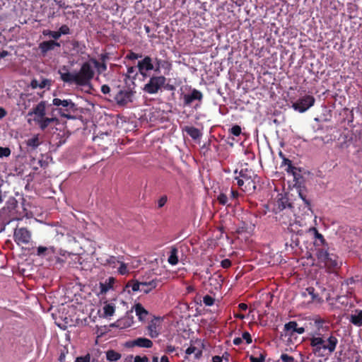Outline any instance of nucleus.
Returning <instances> with one entry per match:
<instances>
[{
    "label": "nucleus",
    "mask_w": 362,
    "mask_h": 362,
    "mask_svg": "<svg viewBox=\"0 0 362 362\" xmlns=\"http://www.w3.org/2000/svg\"><path fill=\"white\" fill-rule=\"evenodd\" d=\"M310 344L313 354L317 356H325L332 354L338 344L337 338L330 332L326 333L312 332Z\"/></svg>",
    "instance_id": "obj_1"
},
{
    "label": "nucleus",
    "mask_w": 362,
    "mask_h": 362,
    "mask_svg": "<svg viewBox=\"0 0 362 362\" xmlns=\"http://www.w3.org/2000/svg\"><path fill=\"white\" fill-rule=\"evenodd\" d=\"M59 74L64 83L76 87L89 86L94 76L93 69H79L74 72L69 71V69H59Z\"/></svg>",
    "instance_id": "obj_2"
},
{
    "label": "nucleus",
    "mask_w": 362,
    "mask_h": 362,
    "mask_svg": "<svg viewBox=\"0 0 362 362\" xmlns=\"http://www.w3.org/2000/svg\"><path fill=\"white\" fill-rule=\"evenodd\" d=\"M170 81L163 76H153L144 86V90L148 94H156L162 88L165 90L174 91L175 86L170 83Z\"/></svg>",
    "instance_id": "obj_3"
},
{
    "label": "nucleus",
    "mask_w": 362,
    "mask_h": 362,
    "mask_svg": "<svg viewBox=\"0 0 362 362\" xmlns=\"http://www.w3.org/2000/svg\"><path fill=\"white\" fill-rule=\"evenodd\" d=\"M316 255L318 260L323 262L329 269L334 270L341 265V262L338 260V257L330 253L326 247L317 249Z\"/></svg>",
    "instance_id": "obj_4"
},
{
    "label": "nucleus",
    "mask_w": 362,
    "mask_h": 362,
    "mask_svg": "<svg viewBox=\"0 0 362 362\" xmlns=\"http://www.w3.org/2000/svg\"><path fill=\"white\" fill-rule=\"evenodd\" d=\"M269 55L267 49L261 47L259 53H255L250 59V66L257 64L260 68H276V66L273 64V59Z\"/></svg>",
    "instance_id": "obj_5"
},
{
    "label": "nucleus",
    "mask_w": 362,
    "mask_h": 362,
    "mask_svg": "<svg viewBox=\"0 0 362 362\" xmlns=\"http://www.w3.org/2000/svg\"><path fill=\"white\" fill-rule=\"evenodd\" d=\"M52 104L55 106L60 107L59 112L61 116L67 119H73L71 112H75L77 108L74 103L71 99L62 100L60 98H54Z\"/></svg>",
    "instance_id": "obj_6"
},
{
    "label": "nucleus",
    "mask_w": 362,
    "mask_h": 362,
    "mask_svg": "<svg viewBox=\"0 0 362 362\" xmlns=\"http://www.w3.org/2000/svg\"><path fill=\"white\" fill-rule=\"evenodd\" d=\"M135 91L129 86L119 90L114 96V98L117 105L119 106H125L129 103H132Z\"/></svg>",
    "instance_id": "obj_7"
},
{
    "label": "nucleus",
    "mask_w": 362,
    "mask_h": 362,
    "mask_svg": "<svg viewBox=\"0 0 362 362\" xmlns=\"http://www.w3.org/2000/svg\"><path fill=\"white\" fill-rule=\"evenodd\" d=\"M315 101V99L313 96L305 95L293 103L292 107L299 112H304L314 105Z\"/></svg>",
    "instance_id": "obj_8"
},
{
    "label": "nucleus",
    "mask_w": 362,
    "mask_h": 362,
    "mask_svg": "<svg viewBox=\"0 0 362 362\" xmlns=\"http://www.w3.org/2000/svg\"><path fill=\"white\" fill-rule=\"evenodd\" d=\"M13 240L18 245L28 244L31 240V233L26 228H16Z\"/></svg>",
    "instance_id": "obj_9"
},
{
    "label": "nucleus",
    "mask_w": 362,
    "mask_h": 362,
    "mask_svg": "<svg viewBox=\"0 0 362 362\" xmlns=\"http://www.w3.org/2000/svg\"><path fill=\"white\" fill-rule=\"evenodd\" d=\"M181 98L185 107H190L197 100L201 102L203 99V94L200 90L193 88L189 93L182 95Z\"/></svg>",
    "instance_id": "obj_10"
},
{
    "label": "nucleus",
    "mask_w": 362,
    "mask_h": 362,
    "mask_svg": "<svg viewBox=\"0 0 362 362\" xmlns=\"http://www.w3.org/2000/svg\"><path fill=\"white\" fill-rule=\"evenodd\" d=\"M161 318L160 317L153 316V319L148 322L146 327L148 335L151 338H156L159 336L161 329Z\"/></svg>",
    "instance_id": "obj_11"
},
{
    "label": "nucleus",
    "mask_w": 362,
    "mask_h": 362,
    "mask_svg": "<svg viewBox=\"0 0 362 362\" xmlns=\"http://www.w3.org/2000/svg\"><path fill=\"white\" fill-rule=\"evenodd\" d=\"M284 332L285 336L289 337H296V334H302L305 332L303 327H299L296 321H290L284 325Z\"/></svg>",
    "instance_id": "obj_12"
},
{
    "label": "nucleus",
    "mask_w": 362,
    "mask_h": 362,
    "mask_svg": "<svg viewBox=\"0 0 362 362\" xmlns=\"http://www.w3.org/2000/svg\"><path fill=\"white\" fill-rule=\"evenodd\" d=\"M250 4L254 6V10L255 11H252L250 9V13L252 12L250 16L255 17V18L252 20V23H257V25H262L263 23L262 17H264L265 14V8L264 6L262 4L257 6V0H250Z\"/></svg>",
    "instance_id": "obj_13"
},
{
    "label": "nucleus",
    "mask_w": 362,
    "mask_h": 362,
    "mask_svg": "<svg viewBox=\"0 0 362 362\" xmlns=\"http://www.w3.org/2000/svg\"><path fill=\"white\" fill-rule=\"evenodd\" d=\"M98 262L104 266L107 267L111 269L116 268L117 265L119 262V257L112 256V255H104L101 257H98Z\"/></svg>",
    "instance_id": "obj_14"
},
{
    "label": "nucleus",
    "mask_w": 362,
    "mask_h": 362,
    "mask_svg": "<svg viewBox=\"0 0 362 362\" xmlns=\"http://www.w3.org/2000/svg\"><path fill=\"white\" fill-rule=\"evenodd\" d=\"M60 43L55 40L43 41L39 44V49L41 54L45 56L49 51L54 50L55 47H59Z\"/></svg>",
    "instance_id": "obj_15"
},
{
    "label": "nucleus",
    "mask_w": 362,
    "mask_h": 362,
    "mask_svg": "<svg viewBox=\"0 0 362 362\" xmlns=\"http://www.w3.org/2000/svg\"><path fill=\"white\" fill-rule=\"evenodd\" d=\"M148 69H127V72L125 74L124 81L127 85L129 86H131L129 83L130 82L133 85V88L135 86L134 80L136 78V76L138 75V73L139 72L141 75L145 76L146 74L144 72V71H148Z\"/></svg>",
    "instance_id": "obj_16"
},
{
    "label": "nucleus",
    "mask_w": 362,
    "mask_h": 362,
    "mask_svg": "<svg viewBox=\"0 0 362 362\" xmlns=\"http://www.w3.org/2000/svg\"><path fill=\"white\" fill-rule=\"evenodd\" d=\"M46 102L41 101L35 107L33 108L31 112H28V115H35L34 121L38 120L43 117H45L46 112Z\"/></svg>",
    "instance_id": "obj_17"
},
{
    "label": "nucleus",
    "mask_w": 362,
    "mask_h": 362,
    "mask_svg": "<svg viewBox=\"0 0 362 362\" xmlns=\"http://www.w3.org/2000/svg\"><path fill=\"white\" fill-rule=\"evenodd\" d=\"M132 346H138L141 348H151L153 345V341L147 338L139 337L129 342Z\"/></svg>",
    "instance_id": "obj_18"
},
{
    "label": "nucleus",
    "mask_w": 362,
    "mask_h": 362,
    "mask_svg": "<svg viewBox=\"0 0 362 362\" xmlns=\"http://www.w3.org/2000/svg\"><path fill=\"white\" fill-rule=\"evenodd\" d=\"M315 329L313 332L326 333L329 332V327L325 325V321L322 318H317L314 320Z\"/></svg>",
    "instance_id": "obj_19"
},
{
    "label": "nucleus",
    "mask_w": 362,
    "mask_h": 362,
    "mask_svg": "<svg viewBox=\"0 0 362 362\" xmlns=\"http://www.w3.org/2000/svg\"><path fill=\"white\" fill-rule=\"evenodd\" d=\"M349 322L356 327H362V310L356 309L349 317Z\"/></svg>",
    "instance_id": "obj_20"
},
{
    "label": "nucleus",
    "mask_w": 362,
    "mask_h": 362,
    "mask_svg": "<svg viewBox=\"0 0 362 362\" xmlns=\"http://www.w3.org/2000/svg\"><path fill=\"white\" fill-rule=\"evenodd\" d=\"M276 207L278 210L282 211L286 208H291V204L286 196L279 194L276 202Z\"/></svg>",
    "instance_id": "obj_21"
},
{
    "label": "nucleus",
    "mask_w": 362,
    "mask_h": 362,
    "mask_svg": "<svg viewBox=\"0 0 362 362\" xmlns=\"http://www.w3.org/2000/svg\"><path fill=\"white\" fill-rule=\"evenodd\" d=\"M158 281L156 279H153L149 281H142L141 292L147 294L149 292H151L153 289L156 288L158 286Z\"/></svg>",
    "instance_id": "obj_22"
},
{
    "label": "nucleus",
    "mask_w": 362,
    "mask_h": 362,
    "mask_svg": "<svg viewBox=\"0 0 362 362\" xmlns=\"http://www.w3.org/2000/svg\"><path fill=\"white\" fill-rule=\"evenodd\" d=\"M51 80L47 78H40V80H37V78H33L30 82V86L33 88H49L51 86Z\"/></svg>",
    "instance_id": "obj_23"
},
{
    "label": "nucleus",
    "mask_w": 362,
    "mask_h": 362,
    "mask_svg": "<svg viewBox=\"0 0 362 362\" xmlns=\"http://www.w3.org/2000/svg\"><path fill=\"white\" fill-rule=\"evenodd\" d=\"M115 279L109 277L104 282H100V292L101 294L106 293L110 289L112 288Z\"/></svg>",
    "instance_id": "obj_24"
},
{
    "label": "nucleus",
    "mask_w": 362,
    "mask_h": 362,
    "mask_svg": "<svg viewBox=\"0 0 362 362\" xmlns=\"http://www.w3.org/2000/svg\"><path fill=\"white\" fill-rule=\"evenodd\" d=\"M56 248L54 246L44 247L39 246L37 247L36 255L39 257H45L49 255L55 254Z\"/></svg>",
    "instance_id": "obj_25"
},
{
    "label": "nucleus",
    "mask_w": 362,
    "mask_h": 362,
    "mask_svg": "<svg viewBox=\"0 0 362 362\" xmlns=\"http://www.w3.org/2000/svg\"><path fill=\"white\" fill-rule=\"evenodd\" d=\"M265 354L260 349H255L250 355V362H264Z\"/></svg>",
    "instance_id": "obj_26"
},
{
    "label": "nucleus",
    "mask_w": 362,
    "mask_h": 362,
    "mask_svg": "<svg viewBox=\"0 0 362 362\" xmlns=\"http://www.w3.org/2000/svg\"><path fill=\"white\" fill-rule=\"evenodd\" d=\"M134 310L139 320L141 322L144 321L147 315H148V311L141 303H136L134 305Z\"/></svg>",
    "instance_id": "obj_27"
},
{
    "label": "nucleus",
    "mask_w": 362,
    "mask_h": 362,
    "mask_svg": "<svg viewBox=\"0 0 362 362\" xmlns=\"http://www.w3.org/2000/svg\"><path fill=\"white\" fill-rule=\"evenodd\" d=\"M18 206V202L13 197L10 198L6 202V206L3 209L4 211L8 209L10 216H13L16 213V209Z\"/></svg>",
    "instance_id": "obj_28"
},
{
    "label": "nucleus",
    "mask_w": 362,
    "mask_h": 362,
    "mask_svg": "<svg viewBox=\"0 0 362 362\" xmlns=\"http://www.w3.org/2000/svg\"><path fill=\"white\" fill-rule=\"evenodd\" d=\"M54 118L43 117L40 119H38V120H35V122L39 124L41 129L44 130L49 125L51 122H54Z\"/></svg>",
    "instance_id": "obj_29"
},
{
    "label": "nucleus",
    "mask_w": 362,
    "mask_h": 362,
    "mask_svg": "<svg viewBox=\"0 0 362 362\" xmlns=\"http://www.w3.org/2000/svg\"><path fill=\"white\" fill-rule=\"evenodd\" d=\"M110 59V56L107 53L102 54L100 55V59L101 62H98L97 60H93V63L95 65V68H107V64L105 63L106 60Z\"/></svg>",
    "instance_id": "obj_30"
},
{
    "label": "nucleus",
    "mask_w": 362,
    "mask_h": 362,
    "mask_svg": "<svg viewBox=\"0 0 362 362\" xmlns=\"http://www.w3.org/2000/svg\"><path fill=\"white\" fill-rule=\"evenodd\" d=\"M178 250L175 247H172L170 250V255L168 257V262L171 265H175L178 262V257H177Z\"/></svg>",
    "instance_id": "obj_31"
},
{
    "label": "nucleus",
    "mask_w": 362,
    "mask_h": 362,
    "mask_svg": "<svg viewBox=\"0 0 362 362\" xmlns=\"http://www.w3.org/2000/svg\"><path fill=\"white\" fill-rule=\"evenodd\" d=\"M121 357V354L115 350L110 349L106 352V358L110 361H117L119 360Z\"/></svg>",
    "instance_id": "obj_32"
},
{
    "label": "nucleus",
    "mask_w": 362,
    "mask_h": 362,
    "mask_svg": "<svg viewBox=\"0 0 362 362\" xmlns=\"http://www.w3.org/2000/svg\"><path fill=\"white\" fill-rule=\"evenodd\" d=\"M136 68H154L152 64V59L150 57H145L144 59L138 62Z\"/></svg>",
    "instance_id": "obj_33"
},
{
    "label": "nucleus",
    "mask_w": 362,
    "mask_h": 362,
    "mask_svg": "<svg viewBox=\"0 0 362 362\" xmlns=\"http://www.w3.org/2000/svg\"><path fill=\"white\" fill-rule=\"evenodd\" d=\"M188 135L193 139H197L201 136L200 131L194 127H187L185 129Z\"/></svg>",
    "instance_id": "obj_34"
},
{
    "label": "nucleus",
    "mask_w": 362,
    "mask_h": 362,
    "mask_svg": "<svg viewBox=\"0 0 362 362\" xmlns=\"http://www.w3.org/2000/svg\"><path fill=\"white\" fill-rule=\"evenodd\" d=\"M211 285H214L215 288H219L221 286V282L223 281L222 276L221 275H214L209 278Z\"/></svg>",
    "instance_id": "obj_35"
},
{
    "label": "nucleus",
    "mask_w": 362,
    "mask_h": 362,
    "mask_svg": "<svg viewBox=\"0 0 362 362\" xmlns=\"http://www.w3.org/2000/svg\"><path fill=\"white\" fill-rule=\"evenodd\" d=\"M131 287L132 291H141V282H139L138 281H129L126 285V288Z\"/></svg>",
    "instance_id": "obj_36"
},
{
    "label": "nucleus",
    "mask_w": 362,
    "mask_h": 362,
    "mask_svg": "<svg viewBox=\"0 0 362 362\" xmlns=\"http://www.w3.org/2000/svg\"><path fill=\"white\" fill-rule=\"evenodd\" d=\"M39 136L38 135H35L30 139H28L26 141V144L28 146L31 147L33 148H36L40 145Z\"/></svg>",
    "instance_id": "obj_37"
},
{
    "label": "nucleus",
    "mask_w": 362,
    "mask_h": 362,
    "mask_svg": "<svg viewBox=\"0 0 362 362\" xmlns=\"http://www.w3.org/2000/svg\"><path fill=\"white\" fill-rule=\"evenodd\" d=\"M115 308L112 304H106L103 307V312L105 317H110L112 316L115 313Z\"/></svg>",
    "instance_id": "obj_38"
},
{
    "label": "nucleus",
    "mask_w": 362,
    "mask_h": 362,
    "mask_svg": "<svg viewBox=\"0 0 362 362\" xmlns=\"http://www.w3.org/2000/svg\"><path fill=\"white\" fill-rule=\"evenodd\" d=\"M313 230L315 232V238H316V242H315V245H322L324 247H325V240L323 237V235L320 233L316 228H313Z\"/></svg>",
    "instance_id": "obj_39"
},
{
    "label": "nucleus",
    "mask_w": 362,
    "mask_h": 362,
    "mask_svg": "<svg viewBox=\"0 0 362 362\" xmlns=\"http://www.w3.org/2000/svg\"><path fill=\"white\" fill-rule=\"evenodd\" d=\"M245 340L246 344H249V332H244L243 333L242 338L240 337H235L233 339V344L235 345H240L243 341Z\"/></svg>",
    "instance_id": "obj_40"
},
{
    "label": "nucleus",
    "mask_w": 362,
    "mask_h": 362,
    "mask_svg": "<svg viewBox=\"0 0 362 362\" xmlns=\"http://www.w3.org/2000/svg\"><path fill=\"white\" fill-rule=\"evenodd\" d=\"M42 34L44 36H49L52 37L54 40H58L60 37V34L58 33V31H53L50 30H44L42 31Z\"/></svg>",
    "instance_id": "obj_41"
},
{
    "label": "nucleus",
    "mask_w": 362,
    "mask_h": 362,
    "mask_svg": "<svg viewBox=\"0 0 362 362\" xmlns=\"http://www.w3.org/2000/svg\"><path fill=\"white\" fill-rule=\"evenodd\" d=\"M282 165H287L286 170L288 173H292L294 174V170L296 168L292 165L291 160L288 158H283Z\"/></svg>",
    "instance_id": "obj_42"
},
{
    "label": "nucleus",
    "mask_w": 362,
    "mask_h": 362,
    "mask_svg": "<svg viewBox=\"0 0 362 362\" xmlns=\"http://www.w3.org/2000/svg\"><path fill=\"white\" fill-rule=\"evenodd\" d=\"M252 182L254 183L253 189L255 192H259L263 188L262 185L259 182V177L255 176Z\"/></svg>",
    "instance_id": "obj_43"
},
{
    "label": "nucleus",
    "mask_w": 362,
    "mask_h": 362,
    "mask_svg": "<svg viewBox=\"0 0 362 362\" xmlns=\"http://www.w3.org/2000/svg\"><path fill=\"white\" fill-rule=\"evenodd\" d=\"M119 267L118 268V272L121 275H126L129 273L127 266L125 263L119 260Z\"/></svg>",
    "instance_id": "obj_44"
},
{
    "label": "nucleus",
    "mask_w": 362,
    "mask_h": 362,
    "mask_svg": "<svg viewBox=\"0 0 362 362\" xmlns=\"http://www.w3.org/2000/svg\"><path fill=\"white\" fill-rule=\"evenodd\" d=\"M217 200L218 202V203L223 206H225V205H227L228 204V197L227 196L223 194V193H221L218 197H217Z\"/></svg>",
    "instance_id": "obj_45"
},
{
    "label": "nucleus",
    "mask_w": 362,
    "mask_h": 362,
    "mask_svg": "<svg viewBox=\"0 0 362 362\" xmlns=\"http://www.w3.org/2000/svg\"><path fill=\"white\" fill-rule=\"evenodd\" d=\"M11 151L8 147L0 146V158L8 157L11 155Z\"/></svg>",
    "instance_id": "obj_46"
},
{
    "label": "nucleus",
    "mask_w": 362,
    "mask_h": 362,
    "mask_svg": "<svg viewBox=\"0 0 362 362\" xmlns=\"http://www.w3.org/2000/svg\"><path fill=\"white\" fill-rule=\"evenodd\" d=\"M246 165H247V164H245V166ZM247 173H248L247 168L246 167L243 168L242 166L241 169L240 170L238 177H240L241 178H244L245 180V181H247L249 180V175H248Z\"/></svg>",
    "instance_id": "obj_47"
},
{
    "label": "nucleus",
    "mask_w": 362,
    "mask_h": 362,
    "mask_svg": "<svg viewBox=\"0 0 362 362\" xmlns=\"http://www.w3.org/2000/svg\"><path fill=\"white\" fill-rule=\"evenodd\" d=\"M214 301H215V299L209 295H206L203 298V302L205 304V305H207V306H211V305H214Z\"/></svg>",
    "instance_id": "obj_48"
},
{
    "label": "nucleus",
    "mask_w": 362,
    "mask_h": 362,
    "mask_svg": "<svg viewBox=\"0 0 362 362\" xmlns=\"http://www.w3.org/2000/svg\"><path fill=\"white\" fill-rule=\"evenodd\" d=\"M58 33L60 34V37L62 35H69L70 34V28L66 25H62L59 30H57Z\"/></svg>",
    "instance_id": "obj_49"
},
{
    "label": "nucleus",
    "mask_w": 362,
    "mask_h": 362,
    "mask_svg": "<svg viewBox=\"0 0 362 362\" xmlns=\"http://www.w3.org/2000/svg\"><path fill=\"white\" fill-rule=\"evenodd\" d=\"M141 57H142V55L141 54H137V53H135L133 52H130L126 56V59H128L130 60L138 59Z\"/></svg>",
    "instance_id": "obj_50"
},
{
    "label": "nucleus",
    "mask_w": 362,
    "mask_h": 362,
    "mask_svg": "<svg viewBox=\"0 0 362 362\" xmlns=\"http://www.w3.org/2000/svg\"><path fill=\"white\" fill-rule=\"evenodd\" d=\"M306 293L309 294L311 296V300H315L317 297V296L315 293V288L313 287L307 288L305 289L304 295H306Z\"/></svg>",
    "instance_id": "obj_51"
},
{
    "label": "nucleus",
    "mask_w": 362,
    "mask_h": 362,
    "mask_svg": "<svg viewBox=\"0 0 362 362\" xmlns=\"http://www.w3.org/2000/svg\"><path fill=\"white\" fill-rule=\"evenodd\" d=\"M281 359L283 362H295L294 358L291 356L286 354H281Z\"/></svg>",
    "instance_id": "obj_52"
},
{
    "label": "nucleus",
    "mask_w": 362,
    "mask_h": 362,
    "mask_svg": "<svg viewBox=\"0 0 362 362\" xmlns=\"http://www.w3.org/2000/svg\"><path fill=\"white\" fill-rule=\"evenodd\" d=\"M57 235H61L62 237L67 232L66 228L62 226L57 227L54 229Z\"/></svg>",
    "instance_id": "obj_53"
},
{
    "label": "nucleus",
    "mask_w": 362,
    "mask_h": 362,
    "mask_svg": "<svg viewBox=\"0 0 362 362\" xmlns=\"http://www.w3.org/2000/svg\"><path fill=\"white\" fill-rule=\"evenodd\" d=\"M230 132L234 136H239L241 133V128L238 125H235L231 128Z\"/></svg>",
    "instance_id": "obj_54"
},
{
    "label": "nucleus",
    "mask_w": 362,
    "mask_h": 362,
    "mask_svg": "<svg viewBox=\"0 0 362 362\" xmlns=\"http://www.w3.org/2000/svg\"><path fill=\"white\" fill-rule=\"evenodd\" d=\"M90 356L89 354H86L84 356L77 357L75 362H90Z\"/></svg>",
    "instance_id": "obj_55"
},
{
    "label": "nucleus",
    "mask_w": 362,
    "mask_h": 362,
    "mask_svg": "<svg viewBox=\"0 0 362 362\" xmlns=\"http://www.w3.org/2000/svg\"><path fill=\"white\" fill-rule=\"evenodd\" d=\"M168 197L165 195L162 196L158 201V207L161 208L163 207L167 202Z\"/></svg>",
    "instance_id": "obj_56"
},
{
    "label": "nucleus",
    "mask_w": 362,
    "mask_h": 362,
    "mask_svg": "<svg viewBox=\"0 0 362 362\" xmlns=\"http://www.w3.org/2000/svg\"><path fill=\"white\" fill-rule=\"evenodd\" d=\"M134 362H149L148 358L146 356H136Z\"/></svg>",
    "instance_id": "obj_57"
},
{
    "label": "nucleus",
    "mask_w": 362,
    "mask_h": 362,
    "mask_svg": "<svg viewBox=\"0 0 362 362\" xmlns=\"http://www.w3.org/2000/svg\"><path fill=\"white\" fill-rule=\"evenodd\" d=\"M221 266L224 269H228L231 266V261L228 259H224L221 262Z\"/></svg>",
    "instance_id": "obj_58"
},
{
    "label": "nucleus",
    "mask_w": 362,
    "mask_h": 362,
    "mask_svg": "<svg viewBox=\"0 0 362 362\" xmlns=\"http://www.w3.org/2000/svg\"><path fill=\"white\" fill-rule=\"evenodd\" d=\"M298 194L299 197L302 199V200L304 202V203L307 205H310V202L306 199L305 195L303 193L301 189L298 190Z\"/></svg>",
    "instance_id": "obj_59"
},
{
    "label": "nucleus",
    "mask_w": 362,
    "mask_h": 362,
    "mask_svg": "<svg viewBox=\"0 0 362 362\" xmlns=\"http://www.w3.org/2000/svg\"><path fill=\"white\" fill-rule=\"evenodd\" d=\"M196 351H197V347L193 346H189V347L186 349L185 353H186V354H187V355H190V354H194Z\"/></svg>",
    "instance_id": "obj_60"
},
{
    "label": "nucleus",
    "mask_w": 362,
    "mask_h": 362,
    "mask_svg": "<svg viewBox=\"0 0 362 362\" xmlns=\"http://www.w3.org/2000/svg\"><path fill=\"white\" fill-rule=\"evenodd\" d=\"M101 92L103 94H108L110 92V88L107 85H103L101 87Z\"/></svg>",
    "instance_id": "obj_61"
},
{
    "label": "nucleus",
    "mask_w": 362,
    "mask_h": 362,
    "mask_svg": "<svg viewBox=\"0 0 362 362\" xmlns=\"http://www.w3.org/2000/svg\"><path fill=\"white\" fill-rule=\"evenodd\" d=\"M175 351V347L173 345H168L165 349L166 353L171 354Z\"/></svg>",
    "instance_id": "obj_62"
},
{
    "label": "nucleus",
    "mask_w": 362,
    "mask_h": 362,
    "mask_svg": "<svg viewBox=\"0 0 362 362\" xmlns=\"http://www.w3.org/2000/svg\"><path fill=\"white\" fill-rule=\"evenodd\" d=\"M235 180H237V185L239 186V187H242L244 184V182L245 181V180L244 178H241L240 177H235Z\"/></svg>",
    "instance_id": "obj_63"
},
{
    "label": "nucleus",
    "mask_w": 362,
    "mask_h": 362,
    "mask_svg": "<svg viewBox=\"0 0 362 362\" xmlns=\"http://www.w3.org/2000/svg\"><path fill=\"white\" fill-rule=\"evenodd\" d=\"M223 357L219 356H214L212 357V362H222Z\"/></svg>",
    "instance_id": "obj_64"
}]
</instances>
